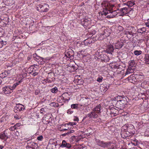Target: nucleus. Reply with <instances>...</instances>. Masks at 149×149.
I'll return each mask as SVG.
<instances>
[{"label":"nucleus","instance_id":"33","mask_svg":"<svg viewBox=\"0 0 149 149\" xmlns=\"http://www.w3.org/2000/svg\"><path fill=\"white\" fill-rule=\"evenodd\" d=\"M50 90L52 93H56L58 91V88L56 87L52 88Z\"/></svg>","mask_w":149,"mask_h":149},{"label":"nucleus","instance_id":"59","mask_svg":"<svg viewBox=\"0 0 149 149\" xmlns=\"http://www.w3.org/2000/svg\"><path fill=\"white\" fill-rule=\"evenodd\" d=\"M27 59L28 60H30L31 59V57L30 56H28L27 57Z\"/></svg>","mask_w":149,"mask_h":149},{"label":"nucleus","instance_id":"20","mask_svg":"<svg viewBox=\"0 0 149 149\" xmlns=\"http://www.w3.org/2000/svg\"><path fill=\"white\" fill-rule=\"evenodd\" d=\"M130 68H131L129 67H128L126 71V72L125 73V76L133 72V69L134 68H131V69H130Z\"/></svg>","mask_w":149,"mask_h":149},{"label":"nucleus","instance_id":"8","mask_svg":"<svg viewBox=\"0 0 149 149\" xmlns=\"http://www.w3.org/2000/svg\"><path fill=\"white\" fill-rule=\"evenodd\" d=\"M120 11L122 13L121 16H123L128 13L130 11V9L127 7H125L120 9Z\"/></svg>","mask_w":149,"mask_h":149},{"label":"nucleus","instance_id":"57","mask_svg":"<svg viewBox=\"0 0 149 149\" xmlns=\"http://www.w3.org/2000/svg\"><path fill=\"white\" fill-rule=\"evenodd\" d=\"M104 55L103 54L101 56V59H106V58H105L103 56Z\"/></svg>","mask_w":149,"mask_h":149},{"label":"nucleus","instance_id":"38","mask_svg":"<svg viewBox=\"0 0 149 149\" xmlns=\"http://www.w3.org/2000/svg\"><path fill=\"white\" fill-rule=\"evenodd\" d=\"M103 78L102 77L100 76L97 79V81L99 82H101L102 81Z\"/></svg>","mask_w":149,"mask_h":149},{"label":"nucleus","instance_id":"63","mask_svg":"<svg viewBox=\"0 0 149 149\" xmlns=\"http://www.w3.org/2000/svg\"><path fill=\"white\" fill-rule=\"evenodd\" d=\"M13 128H14V130L16 129V127H15V125L14 126H13Z\"/></svg>","mask_w":149,"mask_h":149},{"label":"nucleus","instance_id":"50","mask_svg":"<svg viewBox=\"0 0 149 149\" xmlns=\"http://www.w3.org/2000/svg\"><path fill=\"white\" fill-rule=\"evenodd\" d=\"M69 129V127H68V129H62V130H60V131H64L65 130H68Z\"/></svg>","mask_w":149,"mask_h":149},{"label":"nucleus","instance_id":"30","mask_svg":"<svg viewBox=\"0 0 149 149\" xmlns=\"http://www.w3.org/2000/svg\"><path fill=\"white\" fill-rule=\"evenodd\" d=\"M134 76L132 75H131L129 77L127 78V79L128 81L130 82H132L134 79Z\"/></svg>","mask_w":149,"mask_h":149},{"label":"nucleus","instance_id":"48","mask_svg":"<svg viewBox=\"0 0 149 149\" xmlns=\"http://www.w3.org/2000/svg\"><path fill=\"white\" fill-rule=\"evenodd\" d=\"M92 112H91L90 113L88 114V116L90 118L93 117V115H92Z\"/></svg>","mask_w":149,"mask_h":149},{"label":"nucleus","instance_id":"5","mask_svg":"<svg viewBox=\"0 0 149 149\" xmlns=\"http://www.w3.org/2000/svg\"><path fill=\"white\" fill-rule=\"evenodd\" d=\"M48 6L47 4H45L43 5L40 4L37 7V10L39 11L43 12L48 11V8H47Z\"/></svg>","mask_w":149,"mask_h":149},{"label":"nucleus","instance_id":"62","mask_svg":"<svg viewBox=\"0 0 149 149\" xmlns=\"http://www.w3.org/2000/svg\"><path fill=\"white\" fill-rule=\"evenodd\" d=\"M3 148V146H0V149H2Z\"/></svg>","mask_w":149,"mask_h":149},{"label":"nucleus","instance_id":"58","mask_svg":"<svg viewBox=\"0 0 149 149\" xmlns=\"http://www.w3.org/2000/svg\"><path fill=\"white\" fill-rule=\"evenodd\" d=\"M118 66L116 65H114V67H113V68H115V69H117V68H118Z\"/></svg>","mask_w":149,"mask_h":149},{"label":"nucleus","instance_id":"15","mask_svg":"<svg viewBox=\"0 0 149 149\" xmlns=\"http://www.w3.org/2000/svg\"><path fill=\"white\" fill-rule=\"evenodd\" d=\"M141 61L145 62V63L147 64H149V55L146 54L144 55V59L142 58L140 59Z\"/></svg>","mask_w":149,"mask_h":149},{"label":"nucleus","instance_id":"56","mask_svg":"<svg viewBox=\"0 0 149 149\" xmlns=\"http://www.w3.org/2000/svg\"><path fill=\"white\" fill-rule=\"evenodd\" d=\"M127 33L130 35H132L133 34L132 32L131 31H128Z\"/></svg>","mask_w":149,"mask_h":149},{"label":"nucleus","instance_id":"27","mask_svg":"<svg viewBox=\"0 0 149 149\" xmlns=\"http://www.w3.org/2000/svg\"><path fill=\"white\" fill-rule=\"evenodd\" d=\"M92 112V115H93V117L94 118H97L99 113L93 111Z\"/></svg>","mask_w":149,"mask_h":149},{"label":"nucleus","instance_id":"7","mask_svg":"<svg viewBox=\"0 0 149 149\" xmlns=\"http://www.w3.org/2000/svg\"><path fill=\"white\" fill-rule=\"evenodd\" d=\"M25 109L24 106L21 104H18L16 105V106L15 107L14 111L15 113H17Z\"/></svg>","mask_w":149,"mask_h":149},{"label":"nucleus","instance_id":"46","mask_svg":"<svg viewBox=\"0 0 149 149\" xmlns=\"http://www.w3.org/2000/svg\"><path fill=\"white\" fill-rule=\"evenodd\" d=\"M32 139V137H29V138H24V139H25L27 140L28 141H29L30 140H31Z\"/></svg>","mask_w":149,"mask_h":149},{"label":"nucleus","instance_id":"39","mask_svg":"<svg viewBox=\"0 0 149 149\" xmlns=\"http://www.w3.org/2000/svg\"><path fill=\"white\" fill-rule=\"evenodd\" d=\"M134 53L136 55H140V51L135 50L134 52Z\"/></svg>","mask_w":149,"mask_h":149},{"label":"nucleus","instance_id":"64","mask_svg":"<svg viewBox=\"0 0 149 149\" xmlns=\"http://www.w3.org/2000/svg\"><path fill=\"white\" fill-rule=\"evenodd\" d=\"M141 93L142 95H144L145 93L144 92L143 93Z\"/></svg>","mask_w":149,"mask_h":149},{"label":"nucleus","instance_id":"16","mask_svg":"<svg viewBox=\"0 0 149 149\" xmlns=\"http://www.w3.org/2000/svg\"><path fill=\"white\" fill-rule=\"evenodd\" d=\"M74 53L73 51H69L65 54V56L68 58L72 59L74 58Z\"/></svg>","mask_w":149,"mask_h":149},{"label":"nucleus","instance_id":"3","mask_svg":"<svg viewBox=\"0 0 149 149\" xmlns=\"http://www.w3.org/2000/svg\"><path fill=\"white\" fill-rule=\"evenodd\" d=\"M115 100L112 101V104L113 106L120 109H122L125 107L127 103L126 98L121 96H119L115 97Z\"/></svg>","mask_w":149,"mask_h":149},{"label":"nucleus","instance_id":"47","mask_svg":"<svg viewBox=\"0 0 149 149\" xmlns=\"http://www.w3.org/2000/svg\"><path fill=\"white\" fill-rule=\"evenodd\" d=\"M146 26L149 28V19L148 20L147 22L146 23Z\"/></svg>","mask_w":149,"mask_h":149},{"label":"nucleus","instance_id":"44","mask_svg":"<svg viewBox=\"0 0 149 149\" xmlns=\"http://www.w3.org/2000/svg\"><path fill=\"white\" fill-rule=\"evenodd\" d=\"M76 124H77V123L76 122H74V123L70 122V123H69V125H71V126L75 125H76Z\"/></svg>","mask_w":149,"mask_h":149},{"label":"nucleus","instance_id":"13","mask_svg":"<svg viewBox=\"0 0 149 149\" xmlns=\"http://www.w3.org/2000/svg\"><path fill=\"white\" fill-rule=\"evenodd\" d=\"M90 19H83L81 20V23L84 26H87L90 23Z\"/></svg>","mask_w":149,"mask_h":149},{"label":"nucleus","instance_id":"36","mask_svg":"<svg viewBox=\"0 0 149 149\" xmlns=\"http://www.w3.org/2000/svg\"><path fill=\"white\" fill-rule=\"evenodd\" d=\"M73 110L71 108H70L67 110V113L68 114H71L73 113Z\"/></svg>","mask_w":149,"mask_h":149},{"label":"nucleus","instance_id":"14","mask_svg":"<svg viewBox=\"0 0 149 149\" xmlns=\"http://www.w3.org/2000/svg\"><path fill=\"white\" fill-rule=\"evenodd\" d=\"M38 146L37 143L33 142L27 143V147L29 148H31L32 149H35V147Z\"/></svg>","mask_w":149,"mask_h":149},{"label":"nucleus","instance_id":"4","mask_svg":"<svg viewBox=\"0 0 149 149\" xmlns=\"http://www.w3.org/2000/svg\"><path fill=\"white\" fill-rule=\"evenodd\" d=\"M96 142L97 144L102 148H108L110 149H113L114 148V146L113 145V143L111 141L105 142L97 139L96 140Z\"/></svg>","mask_w":149,"mask_h":149},{"label":"nucleus","instance_id":"55","mask_svg":"<svg viewBox=\"0 0 149 149\" xmlns=\"http://www.w3.org/2000/svg\"><path fill=\"white\" fill-rule=\"evenodd\" d=\"M21 82V81H19L17 82L15 84V85H16V86H17V85H18L19 84V83H20Z\"/></svg>","mask_w":149,"mask_h":149},{"label":"nucleus","instance_id":"43","mask_svg":"<svg viewBox=\"0 0 149 149\" xmlns=\"http://www.w3.org/2000/svg\"><path fill=\"white\" fill-rule=\"evenodd\" d=\"M43 139V136H40L37 137V139L39 141H41Z\"/></svg>","mask_w":149,"mask_h":149},{"label":"nucleus","instance_id":"49","mask_svg":"<svg viewBox=\"0 0 149 149\" xmlns=\"http://www.w3.org/2000/svg\"><path fill=\"white\" fill-rule=\"evenodd\" d=\"M140 79H141V78L143 79L144 78V76L143 73H141L140 72Z\"/></svg>","mask_w":149,"mask_h":149},{"label":"nucleus","instance_id":"35","mask_svg":"<svg viewBox=\"0 0 149 149\" xmlns=\"http://www.w3.org/2000/svg\"><path fill=\"white\" fill-rule=\"evenodd\" d=\"M111 114H113L116 113V111H118V110H116V109L114 108H111Z\"/></svg>","mask_w":149,"mask_h":149},{"label":"nucleus","instance_id":"41","mask_svg":"<svg viewBox=\"0 0 149 149\" xmlns=\"http://www.w3.org/2000/svg\"><path fill=\"white\" fill-rule=\"evenodd\" d=\"M51 104L53 106H54L55 107H57L58 106V104L56 103L55 102L52 103Z\"/></svg>","mask_w":149,"mask_h":149},{"label":"nucleus","instance_id":"53","mask_svg":"<svg viewBox=\"0 0 149 149\" xmlns=\"http://www.w3.org/2000/svg\"><path fill=\"white\" fill-rule=\"evenodd\" d=\"M38 74V73L37 72H34L33 73V74H32V75H33V77L37 75V74Z\"/></svg>","mask_w":149,"mask_h":149},{"label":"nucleus","instance_id":"52","mask_svg":"<svg viewBox=\"0 0 149 149\" xmlns=\"http://www.w3.org/2000/svg\"><path fill=\"white\" fill-rule=\"evenodd\" d=\"M44 108H42L40 110V113H41L43 114V112L42 111H44Z\"/></svg>","mask_w":149,"mask_h":149},{"label":"nucleus","instance_id":"9","mask_svg":"<svg viewBox=\"0 0 149 149\" xmlns=\"http://www.w3.org/2000/svg\"><path fill=\"white\" fill-rule=\"evenodd\" d=\"M71 145L69 143H67L65 141L63 140L62 142V143L60 147H66L68 149H70L71 147Z\"/></svg>","mask_w":149,"mask_h":149},{"label":"nucleus","instance_id":"51","mask_svg":"<svg viewBox=\"0 0 149 149\" xmlns=\"http://www.w3.org/2000/svg\"><path fill=\"white\" fill-rule=\"evenodd\" d=\"M107 17L108 18H113V15H108L107 16Z\"/></svg>","mask_w":149,"mask_h":149},{"label":"nucleus","instance_id":"6","mask_svg":"<svg viewBox=\"0 0 149 149\" xmlns=\"http://www.w3.org/2000/svg\"><path fill=\"white\" fill-rule=\"evenodd\" d=\"M55 79V75L53 73H50L49 74L46 80L47 82L50 83L54 81Z\"/></svg>","mask_w":149,"mask_h":149},{"label":"nucleus","instance_id":"22","mask_svg":"<svg viewBox=\"0 0 149 149\" xmlns=\"http://www.w3.org/2000/svg\"><path fill=\"white\" fill-rule=\"evenodd\" d=\"M9 73L8 71H5L0 74V77L2 78L6 77L8 75Z\"/></svg>","mask_w":149,"mask_h":149},{"label":"nucleus","instance_id":"34","mask_svg":"<svg viewBox=\"0 0 149 149\" xmlns=\"http://www.w3.org/2000/svg\"><path fill=\"white\" fill-rule=\"evenodd\" d=\"M144 135L146 136H149V127L146 129V131L144 133Z\"/></svg>","mask_w":149,"mask_h":149},{"label":"nucleus","instance_id":"26","mask_svg":"<svg viewBox=\"0 0 149 149\" xmlns=\"http://www.w3.org/2000/svg\"><path fill=\"white\" fill-rule=\"evenodd\" d=\"M88 100L86 99H84L82 101V104L81 106H86L88 104Z\"/></svg>","mask_w":149,"mask_h":149},{"label":"nucleus","instance_id":"19","mask_svg":"<svg viewBox=\"0 0 149 149\" xmlns=\"http://www.w3.org/2000/svg\"><path fill=\"white\" fill-rule=\"evenodd\" d=\"M124 45L123 42H118L115 44V47L116 49H119L122 47Z\"/></svg>","mask_w":149,"mask_h":149},{"label":"nucleus","instance_id":"45","mask_svg":"<svg viewBox=\"0 0 149 149\" xmlns=\"http://www.w3.org/2000/svg\"><path fill=\"white\" fill-rule=\"evenodd\" d=\"M40 91L38 90H36L35 91V93L36 95H37L39 93Z\"/></svg>","mask_w":149,"mask_h":149},{"label":"nucleus","instance_id":"21","mask_svg":"<svg viewBox=\"0 0 149 149\" xmlns=\"http://www.w3.org/2000/svg\"><path fill=\"white\" fill-rule=\"evenodd\" d=\"M101 105L100 104L97 105L93 109V110L96 112L99 113L100 112Z\"/></svg>","mask_w":149,"mask_h":149},{"label":"nucleus","instance_id":"25","mask_svg":"<svg viewBox=\"0 0 149 149\" xmlns=\"http://www.w3.org/2000/svg\"><path fill=\"white\" fill-rule=\"evenodd\" d=\"M6 5L8 6H11L14 4L15 2L13 0H6L5 1Z\"/></svg>","mask_w":149,"mask_h":149},{"label":"nucleus","instance_id":"18","mask_svg":"<svg viewBox=\"0 0 149 149\" xmlns=\"http://www.w3.org/2000/svg\"><path fill=\"white\" fill-rule=\"evenodd\" d=\"M62 95L63 97L65 99V101H64L65 102L66 101L68 102V101L70 100L69 94L68 93L66 92L63 93Z\"/></svg>","mask_w":149,"mask_h":149},{"label":"nucleus","instance_id":"60","mask_svg":"<svg viewBox=\"0 0 149 149\" xmlns=\"http://www.w3.org/2000/svg\"><path fill=\"white\" fill-rule=\"evenodd\" d=\"M69 125V123H68V124H65L64 125V126L65 127H66L67 126H68Z\"/></svg>","mask_w":149,"mask_h":149},{"label":"nucleus","instance_id":"61","mask_svg":"<svg viewBox=\"0 0 149 149\" xmlns=\"http://www.w3.org/2000/svg\"><path fill=\"white\" fill-rule=\"evenodd\" d=\"M2 44H3L4 45H6V42H4L3 41H2Z\"/></svg>","mask_w":149,"mask_h":149},{"label":"nucleus","instance_id":"2","mask_svg":"<svg viewBox=\"0 0 149 149\" xmlns=\"http://www.w3.org/2000/svg\"><path fill=\"white\" fill-rule=\"evenodd\" d=\"M134 126L132 124H126L121 127V135L124 139L129 137L133 135Z\"/></svg>","mask_w":149,"mask_h":149},{"label":"nucleus","instance_id":"12","mask_svg":"<svg viewBox=\"0 0 149 149\" xmlns=\"http://www.w3.org/2000/svg\"><path fill=\"white\" fill-rule=\"evenodd\" d=\"M2 90L4 92V93L6 94L10 93L12 92L11 89L10 88L9 86L3 87Z\"/></svg>","mask_w":149,"mask_h":149},{"label":"nucleus","instance_id":"54","mask_svg":"<svg viewBox=\"0 0 149 149\" xmlns=\"http://www.w3.org/2000/svg\"><path fill=\"white\" fill-rule=\"evenodd\" d=\"M74 121H78L79 120V119L78 118L76 117L74 119Z\"/></svg>","mask_w":149,"mask_h":149},{"label":"nucleus","instance_id":"31","mask_svg":"<svg viewBox=\"0 0 149 149\" xmlns=\"http://www.w3.org/2000/svg\"><path fill=\"white\" fill-rule=\"evenodd\" d=\"M74 130H71L70 131L68 132L67 133L63 134H62V135L63 136H65L67 135L70 134L72 133H73L74 132Z\"/></svg>","mask_w":149,"mask_h":149},{"label":"nucleus","instance_id":"10","mask_svg":"<svg viewBox=\"0 0 149 149\" xmlns=\"http://www.w3.org/2000/svg\"><path fill=\"white\" fill-rule=\"evenodd\" d=\"M109 86L106 84H101L100 87V90L102 92H105L109 88Z\"/></svg>","mask_w":149,"mask_h":149},{"label":"nucleus","instance_id":"29","mask_svg":"<svg viewBox=\"0 0 149 149\" xmlns=\"http://www.w3.org/2000/svg\"><path fill=\"white\" fill-rule=\"evenodd\" d=\"M103 56L104 57L106 58V59H101L102 62L104 61V62H109V61L110 59L106 56V55H103Z\"/></svg>","mask_w":149,"mask_h":149},{"label":"nucleus","instance_id":"37","mask_svg":"<svg viewBox=\"0 0 149 149\" xmlns=\"http://www.w3.org/2000/svg\"><path fill=\"white\" fill-rule=\"evenodd\" d=\"M91 42L88 41V40L87 39L84 41V43L86 45H88V44H90L91 42Z\"/></svg>","mask_w":149,"mask_h":149},{"label":"nucleus","instance_id":"23","mask_svg":"<svg viewBox=\"0 0 149 149\" xmlns=\"http://www.w3.org/2000/svg\"><path fill=\"white\" fill-rule=\"evenodd\" d=\"M129 67L130 68H134V67H135V63L134 60L130 61L129 62Z\"/></svg>","mask_w":149,"mask_h":149},{"label":"nucleus","instance_id":"24","mask_svg":"<svg viewBox=\"0 0 149 149\" xmlns=\"http://www.w3.org/2000/svg\"><path fill=\"white\" fill-rule=\"evenodd\" d=\"M8 137L7 134H6L5 133H3L0 135V139L6 140Z\"/></svg>","mask_w":149,"mask_h":149},{"label":"nucleus","instance_id":"40","mask_svg":"<svg viewBox=\"0 0 149 149\" xmlns=\"http://www.w3.org/2000/svg\"><path fill=\"white\" fill-rule=\"evenodd\" d=\"M146 81H143V83H141V86L143 88H145V86L144 85H146Z\"/></svg>","mask_w":149,"mask_h":149},{"label":"nucleus","instance_id":"28","mask_svg":"<svg viewBox=\"0 0 149 149\" xmlns=\"http://www.w3.org/2000/svg\"><path fill=\"white\" fill-rule=\"evenodd\" d=\"M71 108L77 109L79 108L78 104H72L71 106Z\"/></svg>","mask_w":149,"mask_h":149},{"label":"nucleus","instance_id":"1","mask_svg":"<svg viewBox=\"0 0 149 149\" xmlns=\"http://www.w3.org/2000/svg\"><path fill=\"white\" fill-rule=\"evenodd\" d=\"M114 2V0L111 1H103L101 3V5L103 8V10L102 12H100V13L102 15L106 16L108 13V12L112 13L116 11L113 8L114 7V4H112L113 2Z\"/></svg>","mask_w":149,"mask_h":149},{"label":"nucleus","instance_id":"11","mask_svg":"<svg viewBox=\"0 0 149 149\" xmlns=\"http://www.w3.org/2000/svg\"><path fill=\"white\" fill-rule=\"evenodd\" d=\"M114 48L113 45H109L106 48V50H105V52L109 54H112V53L113 52L114 50Z\"/></svg>","mask_w":149,"mask_h":149},{"label":"nucleus","instance_id":"32","mask_svg":"<svg viewBox=\"0 0 149 149\" xmlns=\"http://www.w3.org/2000/svg\"><path fill=\"white\" fill-rule=\"evenodd\" d=\"M58 99L59 100V102H65L64 101H65V99L63 97L62 95L61 96H59Z\"/></svg>","mask_w":149,"mask_h":149},{"label":"nucleus","instance_id":"42","mask_svg":"<svg viewBox=\"0 0 149 149\" xmlns=\"http://www.w3.org/2000/svg\"><path fill=\"white\" fill-rule=\"evenodd\" d=\"M9 86L10 87V88L12 91V90L14 89L17 86H16V85H15V84H13L12 86Z\"/></svg>","mask_w":149,"mask_h":149},{"label":"nucleus","instance_id":"17","mask_svg":"<svg viewBox=\"0 0 149 149\" xmlns=\"http://www.w3.org/2000/svg\"><path fill=\"white\" fill-rule=\"evenodd\" d=\"M135 3L133 2V1H128L127 2L123 3V4L124 5H126L128 8L129 9L130 8V7H132L134 5Z\"/></svg>","mask_w":149,"mask_h":149}]
</instances>
